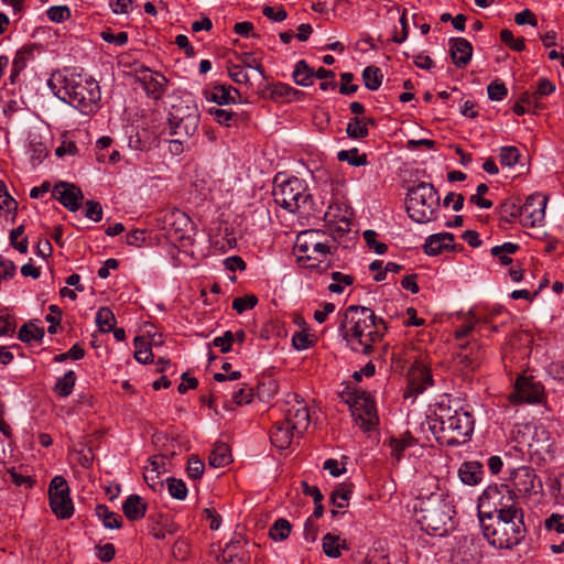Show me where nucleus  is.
<instances>
[{"label": "nucleus", "instance_id": "27", "mask_svg": "<svg viewBox=\"0 0 564 564\" xmlns=\"http://www.w3.org/2000/svg\"><path fill=\"white\" fill-rule=\"evenodd\" d=\"M460 349L458 358L464 368L475 370L479 367L484 354L478 344H474V346L469 347V344L467 343L466 345H462Z\"/></svg>", "mask_w": 564, "mask_h": 564}, {"label": "nucleus", "instance_id": "10", "mask_svg": "<svg viewBox=\"0 0 564 564\" xmlns=\"http://www.w3.org/2000/svg\"><path fill=\"white\" fill-rule=\"evenodd\" d=\"M316 236L318 232L314 230L301 232L297 236L296 248L299 252H310L306 258L314 261L308 265L310 268L325 272L333 265V257L338 246L334 241H317Z\"/></svg>", "mask_w": 564, "mask_h": 564}, {"label": "nucleus", "instance_id": "41", "mask_svg": "<svg viewBox=\"0 0 564 564\" xmlns=\"http://www.w3.org/2000/svg\"><path fill=\"white\" fill-rule=\"evenodd\" d=\"M44 335V328L33 323L24 324L19 330V339L23 343H30L31 340L40 341Z\"/></svg>", "mask_w": 564, "mask_h": 564}, {"label": "nucleus", "instance_id": "63", "mask_svg": "<svg viewBox=\"0 0 564 564\" xmlns=\"http://www.w3.org/2000/svg\"><path fill=\"white\" fill-rule=\"evenodd\" d=\"M234 340V334L230 330H227L223 336L214 338L213 346L219 348L220 351L225 354L231 350Z\"/></svg>", "mask_w": 564, "mask_h": 564}, {"label": "nucleus", "instance_id": "26", "mask_svg": "<svg viewBox=\"0 0 564 564\" xmlns=\"http://www.w3.org/2000/svg\"><path fill=\"white\" fill-rule=\"evenodd\" d=\"M147 502L138 495H130L122 505V511L130 521H137L145 516Z\"/></svg>", "mask_w": 564, "mask_h": 564}, {"label": "nucleus", "instance_id": "54", "mask_svg": "<svg viewBox=\"0 0 564 564\" xmlns=\"http://www.w3.org/2000/svg\"><path fill=\"white\" fill-rule=\"evenodd\" d=\"M258 304V297L256 295H245L236 297L232 302V308L241 314L247 310L253 308Z\"/></svg>", "mask_w": 564, "mask_h": 564}, {"label": "nucleus", "instance_id": "48", "mask_svg": "<svg viewBox=\"0 0 564 564\" xmlns=\"http://www.w3.org/2000/svg\"><path fill=\"white\" fill-rule=\"evenodd\" d=\"M332 279L333 283L328 285V290L336 294L343 293L345 285H350L354 282V278L351 275L344 274L338 271L332 273Z\"/></svg>", "mask_w": 564, "mask_h": 564}, {"label": "nucleus", "instance_id": "32", "mask_svg": "<svg viewBox=\"0 0 564 564\" xmlns=\"http://www.w3.org/2000/svg\"><path fill=\"white\" fill-rule=\"evenodd\" d=\"M521 206L516 199H506L499 206L500 219L508 224L513 223L518 218L521 221Z\"/></svg>", "mask_w": 564, "mask_h": 564}, {"label": "nucleus", "instance_id": "36", "mask_svg": "<svg viewBox=\"0 0 564 564\" xmlns=\"http://www.w3.org/2000/svg\"><path fill=\"white\" fill-rule=\"evenodd\" d=\"M96 514L108 529H119L121 527L122 520L120 514L110 511L105 505H98L96 507Z\"/></svg>", "mask_w": 564, "mask_h": 564}, {"label": "nucleus", "instance_id": "38", "mask_svg": "<svg viewBox=\"0 0 564 564\" xmlns=\"http://www.w3.org/2000/svg\"><path fill=\"white\" fill-rule=\"evenodd\" d=\"M362 80L369 90H378L382 83L381 69L377 66H367L362 70Z\"/></svg>", "mask_w": 564, "mask_h": 564}, {"label": "nucleus", "instance_id": "45", "mask_svg": "<svg viewBox=\"0 0 564 564\" xmlns=\"http://www.w3.org/2000/svg\"><path fill=\"white\" fill-rule=\"evenodd\" d=\"M291 532V523L283 518L278 519L269 530V535L274 541L285 540Z\"/></svg>", "mask_w": 564, "mask_h": 564}, {"label": "nucleus", "instance_id": "3", "mask_svg": "<svg viewBox=\"0 0 564 564\" xmlns=\"http://www.w3.org/2000/svg\"><path fill=\"white\" fill-rule=\"evenodd\" d=\"M430 430L441 445H462L471 437L474 417L462 406L452 409L449 405L440 404L430 421Z\"/></svg>", "mask_w": 564, "mask_h": 564}, {"label": "nucleus", "instance_id": "59", "mask_svg": "<svg viewBox=\"0 0 564 564\" xmlns=\"http://www.w3.org/2000/svg\"><path fill=\"white\" fill-rule=\"evenodd\" d=\"M377 234L376 231L368 229L364 231V239L366 240L367 245L375 250L378 254H383L387 252L388 247L383 242H378L376 240Z\"/></svg>", "mask_w": 564, "mask_h": 564}, {"label": "nucleus", "instance_id": "6", "mask_svg": "<svg viewBox=\"0 0 564 564\" xmlns=\"http://www.w3.org/2000/svg\"><path fill=\"white\" fill-rule=\"evenodd\" d=\"M274 202L290 213H310L313 199L304 181L278 174L273 181Z\"/></svg>", "mask_w": 564, "mask_h": 564}, {"label": "nucleus", "instance_id": "5", "mask_svg": "<svg viewBox=\"0 0 564 564\" xmlns=\"http://www.w3.org/2000/svg\"><path fill=\"white\" fill-rule=\"evenodd\" d=\"M420 497L422 501L419 523L422 530L430 535L443 536L451 525L452 513L454 512L453 506L443 492H431L426 497L421 492Z\"/></svg>", "mask_w": 564, "mask_h": 564}, {"label": "nucleus", "instance_id": "39", "mask_svg": "<svg viewBox=\"0 0 564 564\" xmlns=\"http://www.w3.org/2000/svg\"><path fill=\"white\" fill-rule=\"evenodd\" d=\"M337 160L340 162H348L351 166H364L368 163L367 155L359 153L358 149L341 150L337 153Z\"/></svg>", "mask_w": 564, "mask_h": 564}, {"label": "nucleus", "instance_id": "52", "mask_svg": "<svg viewBox=\"0 0 564 564\" xmlns=\"http://www.w3.org/2000/svg\"><path fill=\"white\" fill-rule=\"evenodd\" d=\"M238 61L243 68H252L257 70L262 77H265L264 69L261 66L260 61L253 55V53L246 52L239 55Z\"/></svg>", "mask_w": 564, "mask_h": 564}, {"label": "nucleus", "instance_id": "43", "mask_svg": "<svg viewBox=\"0 0 564 564\" xmlns=\"http://www.w3.org/2000/svg\"><path fill=\"white\" fill-rule=\"evenodd\" d=\"M24 225H20L11 230L9 237L11 246L20 253H26L29 250V240L28 237L24 236Z\"/></svg>", "mask_w": 564, "mask_h": 564}, {"label": "nucleus", "instance_id": "20", "mask_svg": "<svg viewBox=\"0 0 564 564\" xmlns=\"http://www.w3.org/2000/svg\"><path fill=\"white\" fill-rule=\"evenodd\" d=\"M139 80L147 95L154 100H159L163 96L167 84L166 78L161 73L149 69L142 73Z\"/></svg>", "mask_w": 564, "mask_h": 564}, {"label": "nucleus", "instance_id": "8", "mask_svg": "<svg viewBox=\"0 0 564 564\" xmlns=\"http://www.w3.org/2000/svg\"><path fill=\"white\" fill-rule=\"evenodd\" d=\"M440 206V195L431 183L420 182L409 188L406 194V212L409 217L419 224L435 218Z\"/></svg>", "mask_w": 564, "mask_h": 564}, {"label": "nucleus", "instance_id": "40", "mask_svg": "<svg viewBox=\"0 0 564 564\" xmlns=\"http://www.w3.org/2000/svg\"><path fill=\"white\" fill-rule=\"evenodd\" d=\"M96 324L100 332L108 333L116 326V317L109 307H100L96 314Z\"/></svg>", "mask_w": 564, "mask_h": 564}, {"label": "nucleus", "instance_id": "44", "mask_svg": "<svg viewBox=\"0 0 564 564\" xmlns=\"http://www.w3.org/2000/svg\"><path fill=\"white\" fill-rule=\"evenodd\" d=\"M36 50L35 45H24L19 50L12 62L15 66V70H23L28 63L34 58V52Z\"/></svg>", "mask_w": 564, "mask_h": 564}, {"label": "nucleus", "instance_id": "19", "mask_svg": "<svg viewBox=\"0 0 564 564\" xmlns=\"http://www.w3.org/2000/svg\"><path fill=\"white\" fill-rule=\"evenodd\" d=\"M207 101H213L217 106L234 105L240 98V93L231 85L215 84L209 90L205 91Z\"/></svg>", "mask_w": 564, "mask_h": 564}, {"label": "nucleus", "instance_id": "15", "mask_svg": "<svg viewBox=\"0 0 564 564\" xmlns=\"http://www.w3.org/2000/svg\"><path fill=\"white\" fill-rule=\"evenodd\" d=\"M547 198L541 194L530 195L521 206V225L523 227L540 226L545 217Z\"/></svg>", "mask_w": 564, "mask_h": 564}, {"label": "nucleus", "instance_id": "25", "mask_svg": "<svg viewBox=\"0 0 564 564\" xmlns=\"http://www.w3.org/2000/svg\"><path fill=\"white\" fill-rule=\"evenodd\" d=\"M218 560L223 564H247L249 556L246 544L240 541L226 544Z\"/></svg>", "mask_w": 564, "mask_h": 564}, {"label": "nucleus", "instance_id": "56", "mask_svg": "<svg viewBox=\"0 0 564 564\" xmlns=\"http://www.w3.org/2000/svg\"><path fill=\"white\" fill-rule=\"evenodd\" d=\"M487 93L490 100L500 101L507 96L508 89L502 82L494 80L488 85Z\"/></svg>", "mask_w": 564, "mask_h": 564}, {"label": "nucleus", "instance_id": "37", "mask_svg": "<svg viewBox=\"0 0 564 564\" xmlns=\"http://www.w3.org/2000/svg\"><path fill=\"white\" fill-rule=\"evenodd\" d=\"M519 248L518 243L505 242L503 245L492 247L491 254L498 258L501 264L508 265L512 262L509 256L516 253Z\"/></svg>", "mask_w": 564, "mask_h": 564}, {"label": "nucleus", "instance_id": "22", "mask_svg": "<svg viewBox=\"0 0 564 564\" xmlns=\"http://www.w3.org/2000/svg\"><path fill=\"white\" fill-rule=\"evenodd\" d=\"M536 475L531 467L522 466L511 475L512 486L522 495H529L535 490Z\"/></svg>", "mask_w": 564, "mask_h": 564}, {"label": "nucleus", "instance_id": "2", "mask_svg": "<svg viewBox=\"0 0 564 564\" xmlns=\"http://www.w3.org/2000/svg\"><path fill=\"white\" fill-rule=\"evenodd\" d=\"M54 95L62 101L89 115L99 107L101 91L97 80L86 74H54L48 80Z\"/></svg>", "mask_w": 564, "mask_h": 564}, {"label": "nucleus", "instance_id": "35", "mask_svg": "<svg viewBox=\"0 0 564 564\" xmlns=\"http://www.w3.org/2000/svg\"><path fill=\"white\" fill-rule=\"evenodd\" d=\"M76 382V375L73 370H68L63 377L58 378L55 386L54 392L59 398H66L72 394Z\"/></svg>", "mask_w": 564, "mask_h": 564}, {"label": "nucleus", "instance_id": "42", "mask_svg": "<svg viewBox=\"0 0 564 564\" xmlns=\"http://www.w3.org/2000/svg\"><path fill=\"white\" fill-rule=\"evenodd\" d=\"M346 132L351 139H364L368 135L369 130L365 119L354 117L349 120Z\"/></svg>", "mask_w": 564, "mask_h": 564}, {"label": "nucleus", "instance_id": "53", "mask_svg": "<svg viewBox=\"0 0 564 564\" xmlns=\"http://www.w3.org/2000/svg\"><path fill=\"white\" fill-rule=\"evenodd\" d=\"M52 22L61 23L70 18V10L67 6H53L46 11Z\"/></svg>", "mask_w": 564, "mask_h": 564}, {"label": "nucleus", "instance_id": "21", "mask_svg": "<svg viewBox=\"0 0 564 564\" xmlns=\"http://www.w3.org/2000/svg\"><path fill=\"white\" fill-rule=\"evenodd\" d=\"M302 437L291 429L284 420L276 422L270 435V441L274 447L280 451L286 449L291 446L294 438Z\"/></svg>", "mask_w": 564, "mask_h": 564}, {"label": "nucleus", "instance_id": "31", "mask_svg": "<svg viewBox=\"0 0 564 564\" xmlns=\"http://www.w3.org/2000/svg\"><path fill=\"white\" fill-rule=\"evenodd\" d=\"M209 465L215 468L225 467L231 462L230 448L225 443L217 444L209 455Z\"/></svg>", "mask_w": 564, "mask_h": 564}, {"label": "nucleus", "instance_id": "18", "mask_svg": "<svg viewBox=\"0 0 564 564\" xmlns=\"http://www.w3.org/2000/svg\"><path fill=\"white\" fill-rule=\"evenodd\" d=\"M532 453L542 456L553 457L555 454V441L550 431L543 426H535L532 435V442L529 444Z\"/></svg>", "mask_w": 564, "mask_h": 564}, {"label": "nucleus", "instance_id": "34", "mask_svg": "<svg viewBox=\"0 0 564 564\" xmlns=\"http://www.w3.org/2000/svg\"><path fill=\"white\" fill-rule=\"evenodd\" d=\"M30 162L33 167L39 166L47 156L46 145L39 138H31L28 145Z\"/></svg>", "mask_w": 564, "mask_h": 564}, {"label": "nucleus", "instance_id": "16", "mask_svg": "<svg viewBox=\"0 0 564 564\" xmlns=\"http://www.w3.org/2000/svg\"><path fill=\"white\" fill-rule=\"evenodd\" d=\"M52 195L69 212H76L79 208L80 200L84 198L79 187L65 182L57 183L52 189Z\"/></svg>", "mask_w": 564, "mask_h": 564}, {"label": "nucleus", "instance_id": "60", "mask_svg": "<svg viewBox=\"0 0 564 564\" xmlns=\"http://www.w3.org/2000/svg\"><path fill=\"white\" fill-rule=\"evenodd\" d=\"M85 356V350L75 344L69 350L63 354H58L54 357L55 362H63L67 359L79 360Z\"/></svg>", "mask_w": 564, "mask_h": 564}, {"label": "nucleus", "instance_id": "23", "mask_svg": "<svg viewBox=\"0 0 564 564\" xmlns=\"http://www.w3.org/2000/svg\"><path fill=\"white\" fill-rule=\"evenodd\" d=\"M449 52L453 63L460 68L469 64L473 56V46L464 37H454L449 40Z\"/></svg>", "mask_w": 564, "mask_h": 564}, {"label": "nucleus", "instance_id": "51", "mask_svg": "<svg viewBox=\"0 0 564 564\" xmlns=\"http://www.w3.org/2000/svg\"><path fill=\"white\" fill-rule=\"evenodd\" d=\"M500 40L502 43L510 46L516 52H522L525 48L524 39H514L512 32L508 29H503L500 32Z\"/></svg>", "mask_w": 564, "mask_h": 564}, {"label": "nucleus", "instance_id": "47", "mask_svg": "<svg viewBox=\"0 0 564 564\" xmlns=\"http://www.w3.org/2000/svg\"><path fill=\"white\" fill-rule=\"evenodd\" d=\"M351 495V485L340 484L332 494V503L337 508H345Z\"/></svg>", "mask_w": 564, "mask_h": 564}, {"label": "nucleus", "instance_id": "58", "mask_svg": "<svg viewBox=\"0 0 564 564\" xmlns=\"http://www.w3.org/2000/svg\"><path fill=\"white\" fill-rule=\"evenodd\" d=\"M489 191L488 186L484 183L479 184L476 188V194L471 195L469 200L470 203L477 205L480 208H490L492 206V202L486 198H482V195Z\"/></svg>", "mask_w": 564, "mask_h": 564}, {"label": "nucleus", "instance_id": "17", "mask_svg": "<svg viewBox=\"0 0 564 564\" xmlns=\"http://www.w3.org/2000/svg\"><path fill=\"white\" fill-rule=\"evenodd\" d=\"M292 77L296 85L307 87L314 83V77L333 78L335 77V73L332 69H326L324 67H319L316 72H314V69L310 67L306 61L301 59L296 62Z\"/></svg>", "mask_w": 564, "mask_h": 564}, {"label": "nucleus", "instance_id": "49", "mask_svg": "<svg viewBox=\"0 0 564 564\" xmlns=\"http://www.w3.org/2000/svg\"><path fill=\"white\" fill-rule=\"evenodd\" d=\"M520 158V151L516 147H502L500 149V164L507 167H513Z\"/></svg>", "mask_w": 564, "mask_h": 564}, {"label": "nucleus", "instance_id": "14", "mask_svg": "<svg viewBox=\"0 0 564 564\" xmlns=\"http://www.w3.org/2000/svg\"><path fill=\"white\" fill-rule=\"evenodd\" d=\"M543 398V387L532 378L519 377L509 399L512 403H539Z\"/></svg>", "mask_w": 564, "mask_h": 564}, {"label": "nucleus", "instance_id": "7", "mask_svg": "<svg viewBox=\"0 0 564 564\" xmlns=\"http://www.w3.org/2000/svg\"><path fill=\"white\" fill-rule=\"evenodd\" d=\"M522 511L517 496L508 485L488 486L478 499V518L491 520V517L506 516Z\"/></svg>", "mask_w": 564, "mask_h": 564}, {"label": "nucleus", "instance_id": "62", "mask_svg": "<svg viewBox=\"0 0 564 564\" xmlns=\"http://www.w3.org/2000/svg\"><path fill=\"white\" fill-rule=\"evenodd\" d=\"M204 473V463L196 456H192L187 462V475L192 479H199Z\"/></svg>", "mask_w": 564, "mask_h": 564}, {"label": "nucleus", "instance_id": "1", "mask_svg": "<svg viewBox=\"0 0 564 564\" xmlns=\"http://www.w3.org/2000/svg\"><path fill=\"white\" fill-rule=\"evenodd\" d=\"M339 329L352 351L370 355L373 351V345L383 339L388 326L371 308L350 305L345 311Z\"/></svg>", "mask_w": 564, "mask_h": 564}, {"label": "nucleus", "instance_id": "11", "mask_svg": "<svg viewBox=\"0 0 564 564\" xmlns=\"http://www.w3.org/2000/svg\"><path fill=\"white\" fill-rule=\"evenodd\" d=\"M50 507L53 513L59 519H69L74 513V507L69 497V488L67 481L55 476L48 487Z\"/></svg>", "mask_w": 564, "mask_h": 564}, {"label": "nucleus", "instance_id": "64", "mask_svg": "<svg viewBox=\"0 0 564 564\" xmlns=\"http://www.w3.org/2000/svg\"><path fill=\"white\" fill-rule=\"evenodd\" d=\"M262 13L269 20L274 21V22L284 21L288 17L286 11L282 7L276 8V7L265 6L262 8Z\"/></svg>", "mask_w": 564, "mask_h": 564}, {"label": "nucleus", "instance_id": "61", "mask_svg": "<svg viewBox=\"0 0 564 564\" xmlns=\"http://www.w3.org/2000/svg\"><path fill=\"white\" fill-rule=\"evenodd\" d=\"M85 216L95 223L100 221L102 219V207L100 203L88 200L85 206Z\"/></svg>", "mask_w": 564, "mask_h": 564}, {"label": "nucleus", "instance_id": "12", "mask_svg": "<svg viewBox=\"0 0 564 564\" xmlns=\"http://www.w3.org/2000/svg\"><path fill=\"white\" fill-rule=\"evenodd\" d=\"M351 412L356 424L364 431H371L379 423L376 403L365 391L356 393Z\"/></svg>", "mask_w": 564, "mask_h": 564}, {"label": "nucleus", "instance_id": "28", "mask_svg": "<svg viewBox=\"0 0 564 564\" xmlns=\"http://www.w3.org/2000/svg\"><path fill=\"white\" fill-rule=\"evenodd\" d=\"M458 475L464 484L475 486L481 480L482 464L477 460L466 462L462 464Z\"/></svg>", "mask_w": 564, "mask_h": 564}, {"label": "nucleus", "instance_id": "4", "mask_svg": "<svg viewBox=\"0 0 564 564\" xmlns=\"http://www.w3.org/2000/svg\"><path fill=\"white\" fill-rule=\"evenodd\" d=\"M480 527L485 539L497 549H511L521 543L525 536L523 511L481 520Z\"/></svg>", "mask_w": 564, "mask_h": 564}, {"label": "nucleus", "instance_id": "57", "mask_svg": "<svg viewBox=\"0 0 564 564\" xmlns=\"http://www.w3.org/2000/svg\"><path fill=\"white\" fill-rule=\"evenodd\" d=\"M229 77L239 85L249 84V75L240 64H231L228 66Z\"/></svg>", "mask_w": 564, "mask_h": 564}, {"label": "nucleus", "instance_id": "24", "mask_svg": "<svg viewBox=\"0 0 564 564\" xmlns=\"http://www.w3.org/2000/svg\"><path fill=\"white\" fill-rule=\"evenodd\" d=\"M454 235L451 232H440L435 235H431L423 248L424 252L429 256H437L444 250H452L455 248L453 245Z\"/></svg>", "mask_w": 564, "mask_h": 564}, {"label": "nucleus", "instance_id": "46", "mask_svg": "<svg viewBox=\"0 0 564 564\" xmlns=\"http://www.w3.org/2000/svg\"><path fill=\"white\" fill-rule=\"evenodd\" d=\"M134 344V358L141 364H148L152 358L153 354L147 339L143 337H135Z\"/></svg>", "mask_w": 564, "mask_h": 564}, {"label": "nucleus", "instance_id": "50", "mask_svg": "<svg viewBox=\"0 0 564 564\" xmlns=\"http://www.w3.org/2000/svg\"><path fill=\"white\" fill-rule=\"evenodd\" d=\"M166 482L171 497L178 500H184L186 498L187 487L183 480L171 477L166 479Z\"/></svg>", "mask_w": 564, "mask_h": 564}, {"label": "nucleus", "instance_id": "9", "mask_svg": "<svg viewBox=\"0 0 564 564\" xmlns=\"http://www.w3.org/2000/svg\"><path fill=\"white\" fill-rule=\"evenodd\" d=\"M200 120L199 110L192 99L181 100L172 106L167 128L170 135L177 137L183 141L189 139L196 133Z\"/></svg>", "mask_w": 564, "mask_h": 564}, {"label": "nucleus", "instance_id": "30", "mask_svg": "<svg viewBox=\"0 0 564 564\" xmlns=\"http://www.w3.org/2000/svg\"><path fill=\"white\" fill-rule=\"evenodd\" d=\"M270 95L274 100H292L300 99L303 96V91L295 89L288 84L279 82L271 85Z\"/></svg>", "mask_w": 564, "mask_h": 564}, {"label": "nucleus", "instance_id": "13", "mask_svg": "<svg viewBox=\"0 0 564 564\" xmlns=\"http://www.w3.org/2000/svg\"><path fill=\"white\" fill-rule=\"evenodd\" d=\"M284 421L291 425L297 435H303L307 430L311 416L305 402L300 399L299 394H291L285 402V406L283 409Z\"/></svg>", "mask_w": 564, "mask_h": 564}, {"label": "nucleus", "instance_id": "29", "mask_svg": "<svg viewBox=\"0 0 564 564\" xmlns=\"http://www.w3.org/2000/svg\"><path fill=\"white\" fill-rule=\"evenodd\" d=\"M323 552L326 556L336 558L340 556V550H347L348 545L345 540L333 533H326L322 539Z\"/></svg>", "mask_w": 564, "mask_h": 564}, {"label": "nucleus", "instance_id": "33", "mask_svg": "<svg viewBox=\"0 0 564 564\" xmlns=\"http://www.w3.org/2000/svg\"><path fill=\"white\" fill-rule=\"evenodd\" d=\"M207 112L214 118V120L227 128L235 126L238 122V113L231 110L223 109L218 106H212L207 108Z\"/></svg>", "mask_w": 564, "mask_h": 564}, {"label": "nucleus", "instance_id": "55", "mask_svg": "<svg viewBox=\"0 0 564 564\" xmlns=\"http://www.w3.org/2000/svg\"><path fill=\"white\" fill-rule=\"evenodd\" d=\"M15 328V323L11 317L8 307L0 308V336L12 334Z\"/></svg>", "mask_w": 564, "mask_h": 564}]
</instances>
